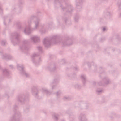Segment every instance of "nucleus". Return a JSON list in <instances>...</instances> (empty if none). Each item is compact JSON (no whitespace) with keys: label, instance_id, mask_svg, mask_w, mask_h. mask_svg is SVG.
Here are the masks:
<instances>
[{"label":"nucleus","instance_id":"f257e3e1","mask_svg":"<svg viewBox=\"0 0 121 121\" xmlns=\"http://www.w3.org/2000/svg\"><path fill=\"white\" fill-rule=\"evenodd\" d=\"M60 40L57 35H54L51 38H47L43 41V43L46 47H49L52 43L56 44L59 43Z\"/></svg>","mask_w":121,"mask_h":121},{"label":"nucleus","instance_id":"f03ea898","mask_svg":"<svg viewBox=\"0 0 121 121\" xmlns=\"http://www.w3.org/2000/svg\"><path fill=\"white\" fill-rule=\"evenodd\" d=\"M37 20V18L36 17L34 16L31 17L30 19L29 20L28 22V25L24 29V32L25 34H29L31 33L32 31L30 26L31 21L33 20Z\"/></svg>","mask_w":121,"mask_h":121},{"label":"nucleus","instance_id":"7ed1b4c3","mask_svg":"<svg viewBox=\"0 0 121 121\" xmlns=\"http://www.w3.org/2000/svg\"><path fill=\"white\" fill-rule=\"evenodd\" d=\"M21 114L19 112H16L11 118L10 121H20Z\"/></svg>","mask_w":121,"mask_h":121},{"label":"nucleus","instance_id":"20e7f679","mask_svg":"<svg viewBox=\"0 0 121 121\" xmlns=\"http://www.w3.org/2000/svg\"><path fill=\"white\" fill-rule=\"evenodd\" d=\"M38 54H37L36 53H34L31 56L32 60L33 62L34 63L35 65H37L38 64L39 62L41 61V59L40 57H38L39 59L38 60H37L35 61V60H37L38 56Z\"/></svg>","mask_w":121,"mask_h":121},{"label":"nucleus","instance_id":"39448f33","mask_svg":"<svg viewBox=\"0 0 121 121\" xmlns=\"http://www.w3.org/2000/svg\"><path fill=\"white\" fill-rule=\"evenodd\" d=\"M17 67L18 69L21 70L20 73L24 76L27 77L29 76V74L26 72L24 70V67L22 65H18Z\"/></svg>","mask_w":121,"mask_h":121},{"label":"nucleus","instance_id":"423d86ee","mask_svg":"<svg viewBox=\"0 0 121 121\" xmlns=\"http://www.w3.org/2000/svg\"><path fill=\"white\" fill-rule=\"evenodd\" d=\"M31 41L33 43H36L39 42L40 38L39 37L36 35L32 36L30 38Z\"/></svg>","mask_w":121,"mask_h":121},{"label":"nucleus","instance_id":"0eeeda50","mask_svg":"<svg viewBox=\"0 0 121 121\" xmlns=\"http://www.w3.org/2000/svg\"><path fill=\"white\" fill-rule=\"evenodd\" d=\"M79 121H87V119L86 115L84 114H81L78 118Z\"/></svg>","mask_w":121,"mask_h":121},{"label":"nucleus","instance_id":"6e6552de","mask_svg":"<svg viewBox=\"0 0 121 121\" xmlns=\"http://www.w3.org/2000/svg\"><path fill=\"white\" fill-rule=\"evenodd\" d=\"M83 2V0H76V7L78 9L81 8V5Z\"/></svg>","mask_w":121,"mask_h":121},{"label":"nucleus","instance_id":"1a4fd4ad","mask_svg":"<svg viewBox=\"0 0 121 121\" xmlns=\"http://www.w3.org/2000/svg\"><path fill=\"white\" fill-rule=\"evenodd\" d=\"M19 35L17 32H15L13 34L12 36L11 37V41L13 42V38H14L17 40H18L19 37Z\"/></svg>","mask_w":121,"mask_h":121},{"label":"nucleus","instance_id":"9d476101","mask_svg":"<svg viewBox=\"0 0 121 121\" xmlns=\"http://www.w3.org/2000/svg\"><path fill=\"white\" fill-rule=\"evenodd\" d=\"M33 94L35 96L37 95L38 94V90L35 87H34L32 91Z\"/></svg>","mask_w":121,"mask_h":121},{"label":"nucleus","instance_id":"9b49d317","mask_svg":"<svg viewBox=\"0 0 121 121\" xmlns=\"http://www.w3.org/2000/svg\"><path fill=\"white\" fill-rule=\"evenodd\" d=\"M2 74L5 76H7L9 74V72L7 69H4L3 70Z\"/></svg>","mask_w":121,"mask_h":121},{"label":"nucleus","instance_id":"f8f14e48","mask_svg":"<svg viewBox=\"0 0 121 121\" xmlns=\"http://www.w3.org/2000/svg\"><path fill=\"white\" fill-rule=\"evenodd\" d=\"M81 78L82 80L83 83L84 84L86 81V77L85 75H81Z\"/></svg>","mask_w":121,"mask_h":121},{"label":"nucleus","instance_id":"ddd939ff","mask_svg":"<svg viewBox=\"0 0 121 121\" xmlns=\"http://www.w3.org/2000/svg\"><path fill=\"white\" fill-rule=\"evenodd\" d=\"M20 102L24 101L25 100V97L23 95L19 96L18 98Z\"/></svg>","mask_w":121,"mask_h":121},{"label":"nucleus","instance_id":"4468645a","mask_svg":"<svg viewBox=\"0 0 121 121\" xmlns=\"http://www.w3.org/2000/svg\"><path fill=\"white\" fill-rule=\"evenodd\" d=\"M52 117L55 120L57 121L58 120V116L56 114H54L52 115Z\"/></svg>","mask_w":121,"mask_h":121},{"label":"nucleus","instance_id":"2eb2a0df","mask_svg":"<svg viewBox=\"0 0 121 121\" xmlns=\"http://www.w3.org/2000/svg\"><path fill=\"white\" fill-rule=\"evenodd\" d=\"M34 22L35 26L34 29H37L39 27V22L38 21H36Z\"/></svg>","mask_w":121,"mask_h":121},{"label":"nucleus","instance_id":"dca6fc26","mask_svg":"<svg viewBox=\"0 0 121 121\" xmlns=\"http://www.w3.org/2000/svg\"><path fill=\"white\" fill-rule=\"evenodd\" d=\"M20 48L22 49L27 50L28 49L27 47H26V45L23 44L20 47Z\"/></svg>","mask_w":121,"mask_h":121},{"label":"nucleus","instance_id":"f3484780","mask_svg":"<svg viewBox=\"0 0 121 121\" xmlns=\"http://www.w3.org/2000/svg\"><path fill=\"white\" fill-rule=\"evenodd\" d=\"M103 81L105 82V83L107 84L109 83V81L107 78H105L103 80Z\"/></svg>","mask_w":121,"mask_h":121},{"label":"nucleus","instance_id":"a211bd4d","mask_svg":"<svg viewBox=\"0 0 121 121\" xmlns=\"http://www.w3.org/2000/svg\"><path fill=\"white\" fill-rule=\"evenodd\" d=\"M6 43V42L5 40L2 41L1 43V44L3 45H5Z\"/></svg>","mask_w":121,"mask_h":121},{"label":"nucleus","instance_id":"6ab92c4d","mask_svg":"<svg viewBox=\"0 0 121 121\" xmlns=\"http://www.w3.org/2000/svg\"><path fill=\"white\" fill-rule=\"evenodd\" d=\"M97 92L99 93V94L102 92V90L101 89H97Z\"/></svg>","mask_w":121,"mask_h":121},{"label":"nucleus","instance_id":"aec40b11","mask_svg":"<svg viewBox=\"0 0 121 121\" xmlns=\"http://www.w3.org/2000/svg\"><path fill=\"white\" fill-rule=\"evenodd\" d=\"M37 48L38 50L40 52H41L42 51V48L40 46H38Z\"/></svg>","mask_w":121,"mask_h":121},{"label":"nucleus","instance_id":"412c9836","mask_svg":"<svg viewBox=\"0 0 121 121\" xmlns=\"http://www.w3.org/2000/svg\"><path fill=\"white\" fill-rule=\"evenodd\" d=\"M43 91V92H45L46 93H47L48 92V91L45 88H43L42 89Z\"/></svg>","mask_w":121,"mask_h":121},{"label":"nucleus","instance_id":"4be33fe9","mask_svg":"<svg viewBox=\"0 0 121 121\" xmlns=\"http://www.w3.org/2000/svg\"><path fill=\"white\" fill-rule=\"evenodd\" d=\"M2 57L3 58L6 59L7 58L8 56L5 55H2Z\"/></svg>","mask_w":121,"mask_h":121},{"label":"nucleus","instance_id":"5701e85b","mask_svg":"<svg viewBox=\"0 0 121 121\" xmlns=\"http://www.w3.org/2000/svg\"><path fill=\"white\" fill-rule=\"evenodd\" d=\"M79 18V17L78 16H75V20L76 21H78Z\"/></svg>","mask_w":121,"mask_h":121},{"label":"nucleus","instance_id":"b1692460","mask_svg":"<svg viewBox=\"0 0 121 121\" xmlns=\"http://www.w3.org/2000/svg\"><path fill=\"white\" fill-rule=\"evenodd\" d=\"M61 94V92L60 91H58L56 93V95L58 96L60 95Z\"/></svg>","mask_w":121,"mask_h":121},{"label":"nucleus","instance_id":"393cba45","mask_svg":"<svg viewBox=\"0 0 121 121\" xmlns=\"http://www.w3.org/2000/svg\"><path fill=\"white\" fill-rule=\"evenodd\" d=\"M104 14H106L107 16H108L110 15V13L109 12H107L104 13Z\"/></svg>","mask_w":121,"mask_h":121},{"label":"nucleus","instance_id":"a878e982","mask_svg":"<svg viewBox=\"0 0 121 121\" xmlns=\"http://www.w3.org/2000/svg\"><path fill=\"white\" fill-rule=\"evenodd\" d=\"M106 30V28L105 27H104L103 29V31H105Z\"/></svg>","mask_w":121,"mask_h":121},{"label":"nucleus","instance_id":"bb28decb","mask_svg":"<svg viewBox=\"0 0 121 121\" xmlns=\"http://www.w3.org/2000/svg\"><path fill=\"white\" fill-rule=\"evenodd\" d=\"M2 9L0 7V13H2Z\"/></svg>","mask_w":121,"mask_h":121},{"label":"nucleus","instance_id":"cd10ccee","mask_svg":"<svg viewBox=\"0 0 121 121\" xmlns=\"http://www.w3.org/2000/svg\"><path fill=\"white\" fill-rule=\"evenodd\" d=\"M2 52V49L0 48V53H1Z\"/></svg>","mask_w":121,"mask_h":121},{"label":"nucleus","instance_id":"c85d7f7f","mask_svg":"<svg viewBox=\"0 0 121 121\" xmlns=\"http://www.w3.org/2000/svg\"><path fill=\"white\" fill-rule=\"evenodd\" d=\"M68 98L66 97H64V99H67V98Z\"/></svg>","mask_w":121,"mask_h":121},{"label":"nucleus","instance_id":"c756f323","mask_svg":"<svg viewBox=\"0 0 121 121\" xmlns=\"http://www.w3.org/2000/svg\"><path fill=\"white\" fill-rule=\"evenodd\" d=\"M55 87V86H52V89H54V87Z\"/></svg>","mask_w":121,"mask_h":121},{"label":"nucleus","instance_id":"7c9ffc66","mask_svg":"<svg viewBox=\"0 0 121 121\" xmlns=\"http://www.w3.org/2000/svg\"><path fill=\"white\" fill-rule=\"evenodd\" d=\"M75 69L76 70L78 69V68H75Z\"/></svg>","mask_w":121,"mask_h":121},{"label":"nucleus","instance_id":"2f4dec72","mask_svg":"<svg viewBox=\"0 0 121 121\" xmlns=\"http://www.w3.org/2000/svg\"><path fill=\"white\" fill-rule=\"evenodd\" d=\"M62 44H63V45H64L65 46V44H64V43H63V42H62Z\"/></svg>","mask_w":121,"mask_h":121},{"label":"nucleus","instance_id":"473e14b6","mask_svg":"<svg viewBox=\"0 0 121 121\" xmlns=\"http://www.w3.org/2000/svg\"><path fill=\"white\" fill-rule=\"evenodd\" d=\"M120 16H121V13H120Z\"/></svg>","mask_w":121,"mask_h":121}]
</instances>
